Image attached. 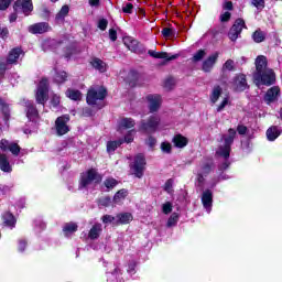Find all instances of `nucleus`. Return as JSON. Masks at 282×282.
Instances as JSON below:
<instances>
[{
    "mask_svg": "<svg viewBox=\"0 0 282 282\" xmlns=\"http://www.w3.org/2000/svg\"><path fill=\"white\" fill-rule=\"evenodd\" d=\"M162 210H163L164 215H169L173 210V205L167 202V203L163 204Z\"/></svg>",
    "mask_w": 282,
    "mask_h": 282,
    "instance_id": "52",
    "label": "nucleus"
},
{
    "mask_svg": "<svg viewBox=\"0 0 282 282\" xmlns=\"http://www.w3.org/2000/svg\"><path fill=\"white\" fill-rule=\"evenodd\" d=\"M237 131H238L239 135H246L248 128L246 126H238Z\"/></svg>",
    "mask_w": 282,
    "mask_h": 282,
    "instance_id": "61",
    "label": "nucleus"
},
{
    "mask_svg": "<svg viewBox=\"0 0 282 282\" xmlns=\"http://www.w3.org/2000/svg\"><path fill=\"white\" fill-rule=\"evenodd\" d=\"M101 232H102V225L96 224L89 230L88 237L89 239H98Z\"/></svg>",
    "mask_w": 282,
    "mask_h": 282,
    "instance_id": "31",
    "label": "nucleus"
},
{
    "mask_svg": "<svg viewBox=\"0 0 282 282\" xmlns=\"http://www.w3.org/2000/svg\"><path fill=\"white\" fill-rule=\"evenodd\" d=\"M280 91L281 90L279 89V87L270 88L264 96V101L267 102V105H272V102H276Z\"/></svg>",
    "mask_w": 282,
    "mask_h": 282,
    "instance_id": "19",
    "label": "nucleus"
},
{
    "mask_svg": "<svg viewBox=\"0 0 282 282\" xmlns=\"http://www.w3.org/2000/svg\"><path fill=\"white\" fill-rule=\"evenodd\" d=\"M129 195L127 189H120L113 196L115 204H120L121 199H124Z\"/></svg>",
    "mask_w": 282,
    "mask_h": 282,
    "instance_id": "36",
    "label": "nucleus"
},
{
    "mask_svg": "<svg viewBox=\"0 0 282 282\" xmlns=\"http://www.w3.org/2000/svg\"><path fill=\"white\" fill-rule=\"evenodd\" d=\"M51 102H52L53 107H58V105H61V96L53 95Z\"/></svg>",
    "mask_w": 282,
    "mask_h": 282,
    "instance_id": "55",
    "label": "nucleus"
},
{
    "mask_svg": "<svg viewBox=\"0 0 282 282\" xmlns=\"http://www.w3.org/2000/svg\"><path fill=\"white\" fill-rule=\"evenodd\" d=\"M109 39H110V41H117L118 40V33L116 32V30H113V29L109 30Z\"/></svg>",
    "mask_w": 282,
    "mask_h": 282,
    "instance_id": "58",
    "label": "nucleus"
},
{
    "mask_svg": "<svg viewBox=\"0 0 282 282\" xmlns=\"http://www.w3.org/2000/svg\"><path fill=\"white\" fill-rule=\"evenodd\" d=\"M66 97L70 100H83V94L79 90L68 88L66 90Z\"/></svg>",
    "mask_w": 282,
    "mask_h": 282,
    "instance_id": "32",
    "label": "nucleus"
},
{
    "mask_svg": "<svg viewBox=\"0 0 282 282\" xmlns=\"http://www.w3.org/2000/svg\"><path fill=\"white\" fill-rule=\"evenodd\" d=\"M106 188L111 189V188H116V186H118V181H116V178L113 177H109L104 182Z\"/></svg>",
    "mask_w": 282,
    "mask_h": 282,
    "instance_id": "43",
    "label": "nucleus"
},
{
    "mask_svg": "<svg viewBox=\"0 0 282 282\" xmlns=\"http://www.w3.org/2000/svg\"><path fill=\"white\" fill-rule=\"evenodd\" d=\"M118 226L131 224L133 221V215L131 213H120L117 215Z\"/></svg>",
    "mask_w": 282,
    "mask_h": 282,
    "instance_id": "27",
    "label": "nucleus"
},
{
    "mask_svg": "<svg viewBox=\"0 0 282 282\" xmlns=\"http://www.w3.org/2000/svg\"><path fill=\"white\" fill-rule=\"evenodd\" d=\"M248 88V82L246 80V75H238L234 79V89L236 91H246Z\"/></svg>",
    "mask_w": 282,
    "mask_h": 282,
    "instance_id": "20",
    "label": "nucleus"
},
{
    "mask_svg": "<svg viewBox=\"0 0 282 282\" xmlns=\"http://www.w3.org/2000/svg\"><path fill=\"white\" fill-rule=\"evenodd\" d=\"M163 87H164V89H166L167 91H171V89H173V88L175 87V78H173V77H167V78L164 80Z\"/></svg>",
    "mask_w": 282,
    "mask_h": 282,
    "instance_id": "40",
    "label": "nucleus"
},
{
    "mask_svg": "<svg viewBox=\"0 0 282 282\" xmlns=\"http://www.w3.org/2000/svg\"><path fill=\"white\" fill-rule=\"evenodd\" d=\"M212 172H213V160L210 159L203 160L197 166L196 186L198 187L204 186V182H206V177H208V175H210Z\"/></svg>",
    "mask_w": 282,
    "mask_h": 282,
    "instance_id": "4",
    "label": "nucleus"
},
{
    "mask_svg": "<svg viewBox=\"0 0 282 282\" xmlns=\"http://www.w3.org/2000/svg\"><path fill=\"white\" fill-rule=\"evenodd\" d=\"M0 171H3V173H12V165H10V161H8L6 154H0Z\"/></svg>",
    "mask_w": 282,
    "mask_h": 282,
    "instance_id": "28",
    "label": "nucleus"
},
{
    "mask_svg": "<svg viewBox=\"0 0 282 282\" xmlns=\"http://www.w3.org/2000/svg\"><path fill=\"white\" fill-rule=\"evenodd\" d=\"M2 220L4 226H8V228H14V226H17V218L8 212L2 215Z\"/></svg>",
    "mask_w": 282,
    "mask_h": 282,
    "instance_id": "29",
    "label": "nucleus"
},
{
    "mask_svg": "<svg viewBox=\"0 0 282 282\" xmlns=\"http://www.w3.org/2000/svg\"><path fill=\"white\" fill-rule=\"evenodd\" d=\"M99 182H102V176L95 169H90L82 173L79 188H87L91 184H99Z\"/></svg>",
    "mask_w": 282,
    "mask_h": 282,
    "instance_id": "5",
    "label": "nucleus"
},
{
    "mask_svg": "<svg viewBox=\"0 0 282 282\" xmlns=\"http://www.w3.org/2000/svg\"><path fill=\"white\" fill-rule=\"evenodd\" d=\"M178 216L177 214H172L167 220V228H172V226H176Z\"/></svg>",
    "mask_w": 282,
    "mask_h": 282,
    "instance_id": "47",
    "label": "nucleus"
},
{
    "mask_svg": "<svg viewBox=\"0 0 282 282\" xmlns=\"http://www.w3.org/2000/svg\"><path fill=\"white\" fill-rule=\"evenodd\" d=\"M224 69H227V72H232V69H235V61L228 59V61L224 64Z\"/></svg>",
    "mask_w": 282,
    "mask_h": 282,
    "instance_id": "51",
    "label": "nucleus"
},
{
    "mask_svg": "<svg viewBox=\"0 0 282 282\" xmlns=\"http://www.w3.org/2000/svg\"><path fill=\"white\" fill-rule=\"evenodd\" d=\"M52 28L47 22H40L29 26V32L31 34H45V32H50Z\"/></svg>",
    "mask_w": 282,
    "mask_h": 282,
    "instance_id": "17",
    "label": "nucleus"
},
{
    "mask_svg": "<svg viewBox=\"0 0 282 282\" xmlns=\"http://www.w3.org/2000/svg\"><path fill=\"white\" fill-rule=\"evenodd\" d=\"M107 25H109V22L107 21V19H101L98 21L99 30H102L105 32V30H107Z\"/></svg>",
    "mask_w": 282,
    "mask_h": 282,
    "instance_id": "53",
    "label": "nucleus"
},
{
    "mask_svg": "<svg viewBox=\"0 0 282 282\" xmlns=\"http://www.w3.org/2000/svg\"><path fill=\"white\" fill-rule=\"evenodd\" d=\"M144 166H147V161L144 160L143 154H138L134 158V162L130 165L132 173L135 177H142L144 175Z\"/></svg>",
    "mask_w": 282,
    "mask_h": 282,
    "instance_id": "8",
    "label": "nucleus"
},
{
    "mask_svg": "<svg viewBox=\"0 0 282 282\" xmlns=\"http://www.w3.org/2000/svg\"><path fill=\"white\" fill-rule=\"evenodd\" d=\"M251 3L257 10H263L265 8V0H251Z\"/></svg>",
    "mask_w": 282,
    "mask_h": 282,
    "instance_id": "48",
    "label": "nucleus"
},
{
    "mask_svg": "<svg viewBox=\"0 0 282 282\" xmlns=\"http://www.w3.org/2000/svg\"><path fill=\"white\" fill-rule=\"evenodd\" d=\"M162 34L165 39H169L171 36H175V31L171 28H165L162 30Z\"/></svg>",
    "mask_w": 282,
    "mask_h": 282,
    "instance_id": "50",
    "label": "nucleus"
},
{
    "mask_svg": "<svg viewBox=\"0 0 282 282\" xmlns=\"http://www.w3.org/2000/svg\"><path fill=\"white\" fill-rule=\"evenodd\" d=\"M25 107H26V118L31 122L36 121L39 118V110H36V107H34V104H32V101H25Z\"/></svg>",
    "mask_w": 282,
    "mask_h": 282,
    "instance_id": "21",
    "label": "nucleus"
},
{
    "mask_svg": "<svg viewBox=\"0 0 282 282\" xmlns=\"http://www.w3.org/2000/svg\"><path fill=\"white\" fill-rule=\"evenodd\" d=\"M48 87L50 82H47L46 78H42L37 85V90L35 94L36 102H39V105H44L47 102V94L50 91Z\"/></svg>",
    "mask_w": 282,
    "mask_h": 282,
    "instance_id": "7",
    "label": "nucleus"
},
{
    "mask_svg": "<svg viewBox=\"0 0 282 282\" xmlns=\"http://www.w3.org/2000/svg\"><path fill=\"white\" fill-rule=\"evenodd\" d=\"M8 28L0 26V39H8Z\"/></svg>",
    "mask_w": 282,
    "mask_h": 282,
    "instance_id": "62",
    "label": "nucleus"
},
{
    "mask_svg": "<svg viewBox=\"0 0 282 282\" xmlns=\"http://www.w3.org/2000/svg\"><path fill=\"white\" fill-rule=\"evenodd\" d=\"M67 122H69V115H64L56 119L55 130L57 135H65V133H69V126H67Z\"/></svg>",
    "mask_w": 282,
    "mask_h": 282,
    "instance_id": "10",
    "label": "nucleus"
},
{
    "mask_svg": "<svg viewBox=\"0 0 282 282\" xmlns=\"http://www.w3.org/2000/svg\"><path fill=\"white\" fill-rule=\"evenodd\" d=\"M1 151H10L12 155H19L21 153V147L17 143H10V141L2 139L0 141Z\"/></svg>",
    "mask_w": 282,
    "mask_h": 282,
    "instance_id": "15",
    "label": "nucleus"
},
{
    "mask_svg": "<svg viewBox=\"0 0 282 282\" xmlns=\"http://www.w3.org/2000/svg\"><path fill=\"white\" fill-rule=\"evenodd\" d=\"M172 142L176 149H184V147L188 144V139L182 134H176L174 135Z\"/></svg>",
    "mask_w": 282,
    "mask_h": 282,
    "instance_id": "25",
    "label": "nucleus"
},
{
    "mask_svg": "<svg viewBox=\"0 0 282 282\" xmlns=\"http://www.w3.org/2000/svg\"><path fill=\"white\" fill-rule=\"evenodd\" d=\"M99 204L101 205V206H109L110 204H111V198L110 197H104V198H100V200H99Z\"/></svg>",
    "mask_w": 282,
    "mask_h": 282,
    "instance_id": "57",
    "label": "nucleus"
},
{
    "mask_svg": "<svg viewBox=\"0 0 282 282\" xmlns=\"http://www.w3.org/2000/svg\"><path fill=\"white\" fill-rule=\"evenodd\" d=\"M156 142H158V140H155V138H153V137H149V139L147 140V144L151 149H153V147H155Z\"/></svg>",
    "mask_w": 282,
    "mask_h": 282,
    "instance_id": "59",
    "label": "nucleus"
},
{
    "mask_svg": "<svg viewBox=\"0 0 282 282\" xmlns=\"http://www.w3.org/2000/svg\"><path fill=\"white\" fill-rule=\"evenodd\" d=\"M132 127H135V121L131 118H122L119 121V129H132Z\"/></svg>",
    "mask_w": 282,
    "mask_h": 282,
    "instance_id": "33",
    "label": "nucleus"
},
{
    "mask_svg": "<svg viewBox=\"0 0 282 282\" xmlns=\"http://www.w3.org/2000/svg\"><path fill=\"white\" fill-rule=\"evenodd\" d=\"M28 246V242L25 240L19 241V251L23 252L25 250V247Z\"/></svg>",
    "mask_w": 282,
    "mask_h": 282,
    "instance_id": "63",
    "label": "nucleus"
},
{
    "mask_svg": "<svg viewBox=\"0 0 282 282\" xmlns=\"http://www.w3.org/2000/svg\"><path fill=\"white\" fill-rule=\"evenodd\" d=\"M252 39L256 43H263L265 40V34H263L261 31H256L252 35Z\"/></svg>",
    "mask_w": 282,
    "mask_h": 282,
    "instance_id": "42",
    "label": "nucleus"
},
{
    "mask_svg": "<svg viewBox=\"0 0 282 282\" xmlns=\"http://www.w3.org/2000/svg\"><path fill=\"white\" fill-rule=\"evenodd\" d=\"M172 149H173V147L171 145L170 142L164 141L161 143V151L163 153H171Z\"/></svg>",
    "mask_w": 282,
    "mask_h": 282,
    "instance_id": "49",
    "label": "nucleus"
},
{
    "mask_svg": "<svg viewBox=\"0 0 282 282\" xmlns=\"http://www.w3.org/2000/svg\"><path fill=\"white\" fill-rule=\"evenodd\" d=\"M102 224H112V226H118V216L105 215L101 218Z\"/></svg>",
    "mask_w": 282,
    "mask_h": 282,
    "instance_id": "38",
    "label": "nucleus"
},
{
    "mask_svg": "<svg viewBox=\"0 0 282 282\" xmlns=\"http://www.w3.org/2000/svg\"><path fill=\"white\" fill-rule=\"evenodd\" d=\"M155 58H165V61H175V58H177V55L169 56V53L166 52H161V53L156 52Z\"/></svg>",
    "mask_w": 282,
    "mask_h": 282,
    "instance_id": "44",
    "label": "nucleus"
},
{
    "mask_svg": "<svg viewBox=\"0 0 282 282\" xmlns=\"http://www.w3.org/2000/svg\"><path fill=\"white\" fill-rule=\"evenodd\" d=\"M122 140H118V141H109L107 143V151L108 153H113V151H116V149H118V147H120L122 144Z\"/></svg>",
    "mask_w": 282,
    "mask_h": 282,
    "instance_id": "39",
    "label": "nucleus"
},
{
    "mask_svg": "<svg viewBox=\"0 0 282 282\" xmlns=\"http://www.w3.org/2000/svg\"><path fill=\"white\" fill-rule=\"evenodd\" d=\"M69 14V7L63 6L59 12L56 14V21H64V19Z\"/></svg>",
    "mask_w": 282,
    "mask_h": 282,
    "instance_id": "37",
    "label": "nucleus"
},
{
    "mask_svg": "<svg viewBox=\"0 0 282 282\" xmlns=\"http://www.w3.org/2000/svg\"><path fill=\"white\" fill-rule=\"evenodd\" d=\"M105 98H107V89L102 86H94L89 88L86 100L91 107L102 109Z\"/></svg>",
    "mask_w": 282,
    "mask_h": 282,
    "instance_id": "3",
    "label": "nucleus"
},
{
    "mask_svg": "<svg viewBox=\"0 0 282 282\" xmlns=\"http://www.w3.org/2000/svg\"><path fill=\"white\" fill-rule=\"evenodd\" d=\"M204 56H206V51L199 50L196 52L192 58L193 63H199V61L204 59Z\"/></svg>",
    "mask_w": 282,
    "mask_h": 282,
    "instance_id": "41",
    "label": "nucleus"
},
{
    "mask_svg": "<svg viewBox=\"0 0 282 282\" xmlns=\"http://www.w3.org/2000/svg\"><path fill=\"white\" fill-rule=\"evenodd\" d=\"M90 65L91 67H94V69H97V72H100L101 74H104V72H107V63H105L102 59L100 58H93L90 61Z\"/></svg>",
    "mask_w": 282,
    "mask_h": 282,
    "instance_id": "23",
    "label": "nucleus"
},
{
    "mask_svg": "<svg viewBox=\"0 0 282 282\" xmlns=\"http://www.w3.org/2000/svg\"><path fill=\"white\" fill-rule=\"evenodd\" d=\"M14 12H22L25 17L30 15V12L34 10L32 0H17L13 7Z\"/></svg>",
    "mask_w": 282,
    "mask_h": 282,
    "instance_id": "11",
    "label": "nucleus"
},
{
    "mask_svg": "<svg viewBox=\"0 0 282 282\" xmlns=\"http://www.w3.org/2000/svg\"><path fill=\"white\" fill-rule=\"evenodd\" d=\"M160 116L152 115L148 118L147 121H142L140 126V131H144L145 133H155L160 127Z\"/></svg>",
    "mask_w": 282,
    "mask_h": 282,
    "instance_id": "6",
    "label": "nucleus"
},
{
    "mask_svg": "<svg viewBox=\"0 0 282 282\" xmlns=\"http://www.w3.org/2000/svg\"><path fill=\"white\" fill-rule=\"evenodd\" d=\"M54 80L57 85H63V83L67 80V73H65V70H57L55 73Z\"/></svg>",
    "mask_w": 282,
    "mask_h": 282,
    "instance_id": "35",
    "label": "nucleus"
},
{
    "mask_svg": "<svg viewBox=\"0 0 282 282\" xmlns=\"http://www.w3.org/2000/svg\"><path fill=\"white\" fill-rule=\"evenodd\" d=\"M145 100L148 102V108L150 113H155L156 111H160V108L162 107V96L158 94H150L145 97Z\"/></svg>",
    "mask_w": 282,
    "mask_h": 282,
    "instance_id": "9",
    "label": "nucleus"
},
{
    "mask_svg": "<svg viewBox=\"0 0 282 282\" xmlns=\"http://www.w3.org/2000/svg\"><path fill=\"white\" fill-rule=\"evenodd\" d=\"M282 130L281 128L276 127V126H272L271 128H269L267 130V138L270 142H274V140H276V138H279V135H281Z\"/></svg>",
    "mask_w": 282,
    "mask_h": 282,
    "instance_id": "22",
    "label": "nucleus"
},
{
    "mask_svg": "<svg viewBox=\"0 0 282 282\" xmlns=\"http://www.w3.org/2000/svg\"><path fill=\"white\" fill-rule=\"evenodd\" d=\"M133 140V131H130L126 137H124V142H127L128 144L131 143V141Z\"/></svg>",
    "mask_w": 282,
    "mask_h": 282,
    "instance_id": "64",
    "label": "nucleus"
},
{
    "mask_svg": "<svg viewBox=\"0 0 282 282\" xmlns=\"http://www.w3.org/2000/svg\"><path fill=\"white\" fill-rule=\"evenodd\" d=\"M228 105H230V97H225L220 105L217 107V111L218 113L221 112L223 109H226V107H228Z\"/></svg>",
    "mask_w": 282,
    "mask_h": 282,
    "instance_id": "46",
    "label": "nucleus"
},
{
    "mask_svg": "<svg viewBox=\"0 0 282 282\" xmlns=\"http://www.w3.org/2000/svg\"><path fill=\"white\" fill-rule=\"evenodd\" d=\"M12 0H0V10H8Z\"/></svg>",
    "mask_w": 282,
    "mask_h": 282,
    "instance_id": "54",
    "label": "nucleus"
},
{
    "mask_svg": "<svg viewBox=\"0 0 282 282\" xmlns=\"http://www.w3.org/2000/svg\"><path fill=\"white\" fill-rule=\"evenodd\" d=\"M164 188L166 193H171L173 191V181L172 180L166 181Z\"/></svg>",
    "mask_w": 282,
    "mask_h": 282,
    "instance_id": "60",
    "label": "nucleus"
},
{
    "mask_svg": "<svg viewBox=\"0 0 282 282\" xmlns=\"http://www.w3.org/2000/svg\"><path fill=\"white\" fill-rule=\"evenodd\" d=\"M254 64L256 72L253 73V83L257 87H261V85H265L267 87L274 85L276 75L272 68L268 67V58L263 55H259Z\"/></svg>",
    "mask_w": 282,
    "mask_h": 282,
    "instance_id": "1",
    "label": "nucleus"
},
{
    "mask_svg": "<svg viewBox=\"0 0 282 282\" xmlns=\"http://www.w3.org/2000/svg\"><path fill=\"white\" fill-rule=\"evenodd\" d=\"M243 28H246V22L242 19H237L228 33L230 41H237Z\"/></svg>",
    "mask_w": 282,
    "mask_h": 282,
    "instance_id": "13",
    "label": "nucleus"
},
{
    "mask_svg": "<svg viewBox=\"0 0 282 282\" xmlns=\"http://www.w3.org/2000/svg\"><path fill=\"white\" fill-rule=\"evenodd\" d=\"M202 204L206 213L210 214L213 210V191L206 189L202 194Z\"/></svg>",
    "mask_w": 282,
    "mask_h": 282,
    "instance_id": "16",
    "label": "nucleus"
},
{
    "mask_svg": "<svg viewBox=\"0 0 282 282\" xmlns=\"http://www.w3.org/2000/svg\"><path fill=\"white\" fill-rule=\"evenodd\" d=\"M234 9L235 7L232 6V1L224 0V3H223L224 11L220 13V17H219V20L221 23H228V21H230V18L232 17L230 12H232Z\"/></svg>",
    "mask_w": 282,
    "mask_h": 282,
    "instance_id": "14",
    "label": "nucleus"
},
{
    "mask_svg": "<svg viewBox=\"0 0 282 282\" xmlns=\"http://www.w3.org/2000/svg\"><path fill=\"white\" fill-rule=\"evenodd\" d=\"M123 43L130 52H133L134 54H144L147 52V47H144L138 40H133L132 37H126L123 40Z\"/></svg>",
    "mask_w": 282,
    "mask_h": 282,
    "instance_id": "12",
    "label": "nucleus"
},
{
    "mask_svg": "<svg viewBox=\"0 0 282 282\" xmlns=\"http://www.w3.org/2000/svg\"><path fill=\"white\" fill-rule=\"evenodd\" d=\"M123 12L126 14H131V12H133V4L132 3H127L123 8H122Z\"/></svg>",
    "mask_w": 282,
    "mask_h": 282,
    "instance_id": "56",
    "label": "nucleus"
},
{
    "mask_svg": "<svg viewBox=\"0 0 282 282\" xmlns=\"http://www.w3.org/2000/svg\"><path fill=\"white\" fill-rule=\"evenodd\" d=\"M76 230H78V225H76L75 223H68L63 228L65 237H69V235L76 232Z\"/></svg>",
    "mask_w": 282,
    "mask_h": 282,
    "instance_id": "34",
    "label": "nucleus"
},
{
    "mask_svg": "<svg viewBox=\"0 0 282 282\" xmlns=\"http://www.w3.org/2000/svg\"><path fill=\"white\" fill-rule=\"evenodd\" d=\"M21 54H23V51L21 48L11 50L7 58V63H9V65L17 63Z\"/></svg>",
    "mask_w": 282,
    "mask_h": 282,
    "instance_id": "26",
    "label": "nucleus"
},
{
    "mask_svg": "<svg viewBox=\"0 0 282 282\" xmlns=\"http://www.w3.org/2000/svg\"><path fill=\"white\" fill-rule=\"evenodd\" d=\"M0 109L2 110L6 120H8L10 118V108L7 106L6 102L0 101Z\"/></svg>",
    "mask_w": 282,
    "mask_h": 282,
    "instance_id": "45",
    "label": "nucleus"
},
{
    "mask_svg": "<svg viewBox=\"0 0 282 282\" xmlns=\"http://www.w3.org/2000/svg\"><path fill=\"white\" fill-rule=\"evenodd\" d=\"M223 93H224V89L221 88V86L219 85L214 86V88L212 89V94L209 95L210 104L215 105L217 100H219V98L221 97Z\"/></svg>",
    "mask_w": 282,
    "mask_h": 282,
    "instance_id": "24",
    "label": "nucleus"
},
{
    "mask_svg": "<svg viewBox=\"0 0 282 282\" xmlns=\"http://www.w3.org/2000/svg\"><path fill=\"white\" fill-rule=\"evenodd\" d=\"M237 137V131L230 128L227 134H223L220 139V143L216 150L217 158H223L225 162L220 165V171H226L230 166V162H228V158H230V151L232 147V142H235V138Z\"/></svg>",
    "mask_w": 282,
    "mask_h": 282,
    "instance_id": "2",
    "label": "nucleus"
},
{
    "mask_svg": "<svg viewBox=\"0 0 282 282\" xmlns=\"http://www.w3.org/2000/svg\"><path fill=\"white\" fill-rule=\"evenodd\" d=\"M61 43L56 40H44L42 42V50L48 52V50H56Z\"/></svg>",
    "mask_w": 282,
    "mask_h": 282,
    "instance_id": "30",
    "label": "nucleus"
},
{
    "mask_svg": "<svg viewBox=\"0 0 282 282\" xmlns=\"http://www.w3.org/2000/svg\"><path fill=\"white\" fill-rule=\"evenodd\" d=\"M217 58H219V53H214L209 55L208 58H206L203 62V66H202L203 72H206V73L213 72V67H215V63H217Z\"/></svg>",
    "mask_w": 282,
    "mask_h": 282,
    "instance_id": "18",
    "label": "nucleus"
}]
</instances>
